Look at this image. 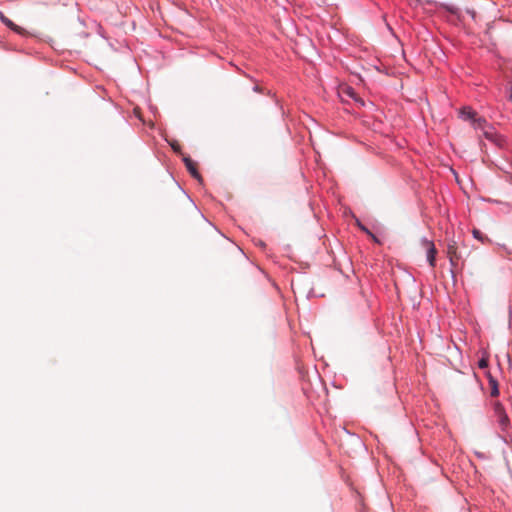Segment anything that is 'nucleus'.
<instances>
[{"instance_id":"obj_3","label":"nucleus","mask_w":512,"mask_h":512,"mask_svg":"<svg viewBox=\"0 0 512 512\" xmlns=\"http://www.w3.org/2000/svg\"><path fill=\"white\" fill-rule=\"evenodd\" d=\"M0 20H1V22H2L4 25H6L8 28H10L11 30H13L14 32H16V33H18V34H21V35H24V34L26 33V32H25V30H24L22 27H20V26H18V25H16V24H14V23L9 19V18H7V17H6V16L3 14V12H1V11H0Z\"/></svg>"},{"instance_id":"obj_10","label":"nucleus","mask_w":512,"mask_h":512,"mask_svg":"<svg viewBox=\"0 0 512 512\" xmlns=\"http://www.w3.org/2000/svg\"><path fill=\"white\" fill-rule=\"evenodd\" d=\"M472 233H473L474 238L481 241L482 243L490 241L485 235H483V233L481 231H479L477 229H474L472 231Z\"/></svg>"},{"instance_id":"obj_12","label":"nucleus","mask_w":512,"mask_h":512,"mask_svg":"<svg viewBox=\"0 0 512 512\" xmlns=\"http://www.w3.org/2000/svg\"><path fill=\"white\" fill-rule=\"evenodd\" d=\"M361 229L370 234V232L365 227L361 226Z\"/></svg>"},{"instance_id":"obj_2","label":"nucleus","mask_w":512,"mask_h":512,"mask_svg":"<svg viewBox=\"0 0 512 512\" xmlns=\"http://www.w3.org/2000/svg\"><path fill=\"white\" fill-rule=\"evenodd\" d=\"M421 244L426 249L427 260L430 266L434 267L436 261L435 256L437 252L434 243L426 238H423L421 239Z\"/></svg>"},{"instance_id":"obj_6","label":"nucleus","mask_w":512,"mask_h":512,"mask_svg":"<svg viewBox=\"0 0 512 512\" xmlns=\"http://www.w3.org/2000/svg\"><path fill=\"white\" fill-rule=\"evenodd\" d=\"M342 95H346L352 99H354L356 102H359L362 106L364 105V101L357 97V94L351 87H343L340 91Z\"/></svg>"},{"instance_id":"obj_8","label":"nucleus","mask_w":512,"mask_h":512,"mask_svg":"<svg viewBox=\"0 0 512 512\" xmlns=\"http://www.w3.org/2000/svg\"><path fill=\"white\" fill-rule=\"evenodd\" d=\"M461 116L464 119H471L473 120L476 116V113L472 111L470 108H464L461 110Z\"/></svg>"},{"instance_id":"obj_4","label":"nucleus","mask_w":512,"mask_h":512,"mask_svg":"<svg viewBox=\"0 0 512 512\" xmlns=\"http://www.w3.org/2000/svg\"><path fill=\"white\" fill-rule=\"evenodd\" d=\"M447 253H448L451 265L453 267H455L457 265V261L460 258V256L457 253V248H456V243L455 242L450 243L448 245Z\"/></svg>"},{"instance_id":"obj_1","label":"nucleus","mask_w":512,"mask_h":512,"mask_svg":"<svg viewBox=\"0 0 512 512\" xmlns=\"http://www.w3.org/2000/svg\"><path fill=\"white\" fill-rule=\"evenodd\" d=\"M494 417L502 431H506L510 426V420L503 405L500 402H495L493 405Z\"/></svg>"},{"instance_id":"obj_7","label":"nucleus","mask_w":512,"mask_h":512,"mask_svg":"<svg viewBox=\"0 0 512 512\" xmlns=\"http://www.w3.org/2000/svg\"><path fill=\"white\" fill-rule=\"evenodd\" d=\"M473 126L475 129H480V130H483L484 132V135L489 138L490 137V133L485 129L486 126H487V123H486V120L483 119V118H474L473 119Z\"/></svg>"},{"instance_id":"obj_5","label":"nucleus","mask_w":512,"mask_h":512,"mask_svg":"<svg viewBox=\"0 0 512 512\" xmlns=\"http://www.w3.org/2000/svg\"><path fill=\"white\" fill-rule=\"evenodd\" d=\"M184 163H185V166H186L187 170L190 172V174L194 178L200 180L201 176H200V174L197 171L195 162L192 159L186 157V158H184Z\"/></svg>"},{"instance_id":"obj_9","label":"nucleus","mask_w":512,"mask_h":512,"mask_svg":"<svg viewBox=\"0 0 512 512\" xmlns=\"http://www.w3.org/2000/svg\"><path fill=\"white\" fill-rule=\"evenodd\" d=\"M489 383H490V386H491V392H490L491 396H493V397L498 396L499 395V389H498L497 381L495 379H493V378H490Z\"/></svg>"},{"instance_id":"obj_11","label":"nucleus","mask_w":512,"mask_h":512,"mask_svg":"<svg viewBox=\"0 0 512 512\" xmlns=\"http://www.w3.org/2000/svg\"><path fill=\"white\" fill-rule=\"evenodd\" d=\"M480 368H486L488 366V361L485 358L479 360L478 363Z\"/></svg>"}]
</instances>
